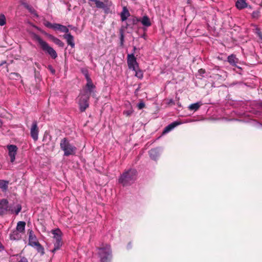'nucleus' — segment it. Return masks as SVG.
I'll return each mask as SVG.
<instances>
[{
    "label": "nucleus",
    "instance_id": "36",
    "mask_svg": "<svg viewBox=\"0 0 262 262\" xmlns=\"http://www.w3.org/2000/svg\"><path fill=\"white\" fill-rule=\"evenodd\" d=\"M252 15L253 18H257L259 16V12L258 11H254Z\"/></svg>",
    "mask_w": 262,
    "mask_h": 262
},
{
    "label": "nucleus",
    "instance_id": "15",
    "mask_svg": "<svg viewBox=\"0 0 262 262\" xmlns=\"http://www.w3.org/2000/svg\"><path fill=\"white\" fill-rule=\"evenodd\" d=\"M21 234L17 230H13L10 234V238L11 240H19L21 237Z\"/></svg>",
    "mask_w": 262,
    "mask_h": 262
},
{
    "label": "nucleus",
    "instance_id": "11",
    "mask_svg": "<svg viewBox=\"0 0 262 262\" xmlns=\"http://www.w3.org/2000/svg\"><path fill=\"white\" fill-rule=\"evenodd\" d=\"M8 154L10 157V161L13 163L15 160V156L17 151V147L14 145H8L7 146Z\"/></svg>",
    "mask_w": 262,
    "mask_h": 262
},
{
    "label": "nucleus",
    "instance_id": "32",
    "mask_svg": "<svg viewBox=\"0 0 262 262\" xmlns=\"http://www.w3.org/2000/svg\"><path fill=\"white\" fill-rule=\"evenodd\" d=\"M43 24L44 25L48 27V28H52L53 29V27H54V24H51V23H50L49 21H45L44 23H43Z\"/></svg>",
    "mask_w": 262,
    "mask_h": 262
},
{
    "label": "nucleus",
    "instance_id": "38",
    "mask_svg": "<svg viewBox=\"0 0 262 262\" xmlns=\"http://www.w3.org/2000/svg\"><path fill=\"white\" fill-rule=\"evenodd\" d=\"M167 104H174V102L172 99H170L168 100Z\"/></svg>",
    "mask_w": 262,
    "mask_h": 262
},
{
    "label": "nucleus",
    "instance_id": "47",
    "mask_svg": "<svg viewBox=\"0 0 262 262\" xmlns=\"http://www.w3.org/2000/svg\"><path fill=\"white\" fill-rule=\"evenodd\" d=\"M4 63H5V62H4ZM3 63H4V62L1 63V65H3Z\"/></svg>",
    "mask_w": 262,
    "mask_h": 262
},
{
    "label": "nucleus",
    "instance_id": "24",
    "mask_svg": "<svg viewBox=\"0 0 262 262\" xmlns=\"http://www.w3.org/2000/svg\"><path fill=\"white\" fill-rule=\"evenodd\" d=\"M228 61L232 66H235L237 63L238 59L233 55H231L228 57Z\"/></svg>",
    "mask_w": 262,
    "mask_h": 262
},
{
    "label": "nucleus",
    "instance_id": "2",
    "mask_svg": "<svg viewBox=\"0 0 262 262\" xmlns=\"http://www.w3.org/2000/svg\"><path fill=\"white\" fill-rule=\"evenodd\" d=\"M33 39L38 42L42 50L49 54L52 58L55 59L57 57L56 52L47 42L43 40L39 36L34 34Z\"/></svg>",
    "mask_w": 262,
    "mask_h": 262
},
{
    "label": "nucleus",
    "instance_id": "39",
    "mask_svg": "<svg viewBox=\"0 0 262 262\" xmlns=\"http://www.w3.org/2000/svg\"><path fill=\"white\" fill-rule=\"evenodd\" d=\"M257 34H258L259 37L260 38V39H261V40L262 41V33L260 31H258L257 32Z\"/></svg>",
    "mask_w": 262,
    "mask_h": 262
},
{
    "label": "nucleus",
    "instance_id": "6",
    "mask_svg": "<svg viewBox=\"0 0 262 262\" xmlns=\"http://www.w3.org/2000/svg\"><path fill=\"white\" fill-rule=\"evenodd\" d=\"M89 96L88 94L80 93L78 96V104L81 112H84L89 107Z\"/></svg>",
    "mask_w": 262,
    "mask_h": 262
},
{
    "label": "nucleus",
    "instance_id": "13",
    "mask_svg": "<svg viewBox=\"0 0 262 262\" xmlns=\"http://www.w3.org/2000/svg\"><path fill=\"white\" fill-rule=\"evenodd\" d=\"M10 211V208L8 206V202L6 199H3L0 201V212L1 214L6 213L7 211Z\"/></svg>",
    "mask_w": 262,
    "mask_h": 262
},
{
    "label": "nucleus",
    "instance_id": "37",
    "mask_svg": "<svg viewBox=\"0 0 262 262\" xmlns=\"http://www.w3.org/2000/svg\"><path fill=\"white\" fill-rule=\"evenodd\" d=\"M18 262H28L27 259L24 257H21L20 259Z\"/></svg>",
    "mask_w": 262,
    "mask_h": 262
},
{
    "label": "nucleus",
    "instance_id": "26",
    "mask_svg": "<svg viewBox=\"0 0 262 262\" xmlns=\"http://www.w3.org/2000/svg\"><path fill=\"white\" fill-rule=\"evenodd\" d=\"M51 38L52 39V41L56 43V45H58L60 47H63L64 45V43L58 38H56L54 36H51Z\"/></svg>",
    "mask_w": 262,
    "mask_h": 262
},
{
    "label": "nucleus",
    "instance_id": "31",
    "mask_svg": "<svg viewBox=\"0 0 262 262\" xmlns=\"http://www.w3.org/2000/svg\"><path fill=\"white\" fill-rule=\"evenodd\" d=\"M82 73L84 74L85 77V79H86V81H88L89 79V80H91V78L88 74V71L87 70H85V69H82L81 70Z\"/></svg>",
    "mask_w": 262,
    "mask_h": 262
},
{
    "label": "nucleus",
    "instance_id": "4",
    "mask_svg": "<svg viewBox=\"0 0 262 262\" xmlns=\"http://www.w3.org/2000/svg\"><path fill=\"white\" fill-rule=\"evenodd\" d=\"M28 232L29 245L35 248L37 252L40 253L41 255H43L45 253L44 248L37 241L36 236L34 234L33 231L32 230H29Z\"/></svg>",
    "mask_w": 262,
    "mask_h": 262
},
{
    "label": "nucleus",
    "instance_id": "45",
    "mask_svg": "<svg viewBox=\"0 0 262 262\" xmlns=\"http://www.w3.org/2000/svg\"><path fill=\"white\" fill-rule=\"evenodd\" d=\"M2 247H2V244H1V243H0V248H2Z\"/></svg>",
    "mask_w": 262,
    "mask_h": 262
},
{
    "label": "nucleus",
    "instance_id": "42",
    "mask_svg": "<svg viewBox=\"0 0 262 262\" xmlns=\"http://www.w3.org/2000/svg\"><path fill=\"white\" fill-rule=\"evenodd\" d=\"M103 3H104L105 4H107V3H112V2L111 1H109L108 0H105Z\"/></svg>",
    "mask_w": 262,
    "mask_h": 262
},
{
    "label": "nucleus",
    "instance_id": "27",
    "mask_svg": "<svg viewBox=\"0 0 262 262\" xmlns=\"http://www.w3.org/2000/svg\"><path fill=\"white\" fill-rule=\"evenodd\" d=\"M135 72V76L138 77L139 79H142L143 77V74L141 70H140L139 68L138 69H137L136 71H134Z\"/></svg>",
    "mask_w": 262,
    "mask_h": 262
},
{
    "label": "nucleus",
    "instance_id": "30",
    "mask_svg": "<svg viewBox=\"0 0 262 262\" xmlns=\"http://www.w3.org/2000/svg\"><path fill=\"white\" fill-rule=\"evenodd\" d=\"M133 110L132 107H131L130 109L128 110L124 111L123 112V114L126 116V117L130 116L133 113Z\"/></svg>",
    "mask_w": 262,
    "mask_h": 262
},
{
    "label": "nucleus",
    "instance_id": "28",
    "mask_svg": "<svg viewBox=\"0 0 262 262\" xmlns=\"http://www.w3.org/2000/svg\"><path fill=\"white\" fill-rule=\"evenodd\" d=\"M21 207L20 205H17L16 207V209L15 210L12 209H10V211L12 213H15L16 214H18V213L21 211Z\"/></svg>",
    "mask_w": 262,
    "mask_h": 262
},
{
    "label": "nucleus",
    "instance_id": "17",
    "mask_svg": "<svg viewBox=\"0 0 262 262\" xmlns=\"http://www.w3.org/2000/svg\"><path fill=\"white\" fill-rule=\"evenodd\" d=\"M130 16V13L126 7L123 8L122 11L120 14L121 19L122 21L126 20L128 16Z\"/></svg>",
    "mask_w": 262,
    "mask_h": 262
},
{
    "label": "nucleus",
    "instance_id": "21",
    "mask_svg": "<svg viewBox=\"0 0 262 262\" xmlns=\"http://www.w3.org/2000/svg\"><path fill=\"white\" fill-rule=\"evenodd\" d=\"M140 22L141 24L146 27H148L151 26V23L149 18L147 16H144L141 19Z\"/></svg>",
    "mask_w": 262,
    "mask_h": 262
},
{
    "label": "nucleus",
    "instance_id": "5",
    "mask_svg": "<svg viewBox=\"0 0 262 262\" xmlns=\"http://www.w3.org/2000/svg\"><path fill=\"white\" fill-rule=\"evenodd\" d=\"M99 255L101 262H110L112 258V251L110 245L99 248Z\"/></svg>",
    "mask_w": 262,
    "mask_h": 262
},
{
    "label": "nucleus",
    "instance_id": "18",
    "mask_svg": "<svg viewBox=\"0 0 262 262\" xmlns=\"http://www.w3.org/2000/svg\"><path fill=\"white\" fill-rule=\"evenodd\" d=\"M53 29L59 30L62 32L68 33L69 32V29L67 27L58 24H54Z\"/></svg>",
    "mask_w": 262,
    "mask_h": 262
},
{
    "label": "nucleus",
    "instance_id": "19",
    "mask_svg": "<svg viewBox=\"0 0 262 262\" xmlns=\"http://www.w3.org/2000/svg\"><path fill=\"white\" fill-rule=\"evenodd\" d=\"M25 226L26 223L25 222L19 221L17 223L16 230L23 234L25 231Z\"/></svg>",
    "mask_w": 262,
    "mask_h": 262
},
{
    "label": "nucleus",
    "instance_id": "3",
    "mask_svg": "<svg viewBox=\"0 0 262 262\" xmlns=\"http://www.w3.org/2000/svg\"><path fill=\"white\" fill-rule=\"evenodd\" d=\"M60 146L64 151V155L66 156L74 155L76 153V147L71 144L66 138H63L61 140Z\"/></svg>",
    "mask_w": 262,
    "mask_h": 262
},
{
    "label": "nucleus",
    "instance_id": "43",
    "mask_svg": "<svg viewBox=\"0 0 262 262\" xmlns=\"http://www.w3.org/2000/svg\"><path fill=\"white\" fill-rule=\"evenodd\" d=\"M90 1H91V2H95V3H96V2L98 1V0H89Z\"/></svg>",
    "mask_w": 262,
    "mask_h": 262
},
{
    "label": "nucleus",
    "instance_id": "46",
    "mask_svg": "<svg viewBox=\"0 0 262 262\" xmlns=\"http://www.w3.org/2000/svg\"><path fill=\"white\" fill-rule=\"evenodd\" d=\"M136 49V47H134V50H135Z\"/></svg>",
    "mask_w": 262,
    "mask_h": 262
},
{
    "label": "nucleus",
    "instance_id": "12",
    "mask_svg": "<svg viewBox=\"0 0 262 262\" xmlns=\"http://www.w3.org/2000/svg\"><path fill=\"white\" fill-rule=\"evenodd\" d=\"M86 89L84 90L81 93L83 94H88L90 96L92 94L94 93L95 85L93 84L91 79L87 81V83L85 86Z\"/></svg>",
    "mask_w": 262,
    "mask_h": 262
},
{
    "label": "nucleus",
    "instance_id": "48",
    "mask_svg": "<svg viewBox=\"0 0 262 262\" xmlns=\"http://www.w3.org/2000/svg\"><path fill=\"white\" fill-rule=\"evenodd\" d=\"M261 105H262V102H261Z\"/></svg>",
    "mask_w": 262,
    "mask_h": 262
},
{
    "label": "nucleus",
    "instance_id": "8",
    "mask_svg": "<svg viewBox=\"0 0 262 262\" xmlns=\"http://www.w3.org/2000/svg\"><path fill=\"white\" fill-rule=\"evenodd\" d=\"M127 62L129 69L136 71L139 68L136 58L134 54H128L127 55Z\"/></svg>",
    "mask_w": 262,
    "mask_h": 262
},
{
    "label": "nucleus",
    "instance_id": "9",
    "mask_svg": "<svg viewBox=\"0 0 262 262\" xmlns=\"http://www.w3.org/2000/svg\"><path fill=\"white\" fill-rule=\"evenodd\" d=\"M96 6L97 8L102 9L105 13H108L111 12L110 8L112 6V3H107V4H105L103 2L100 1L98 0L95 3Z\"/></svg>",
    "mask_w": 262,
    "mask_h": 262
},
{
    "label": "nucleus",
    "instance_id": "23",
    "mask_svg": "<svg viewBox=\"0 0 262 262\" xmlns=\"http://www.w3.org/2000/svg\"><path fill=\"white\" fill-rule=\"evenodd\" d=\"M202 105V103L201 102H198L195 103L191 104L189 106L188 108L190 111H197L200 106Z\"/></svg>",
    "mask_w": 262,
    "mask_h": 262
},
{
    "label": "nucleus",
    "instance_id": "1",
    "mask_svg": "<svg viewBox=\"0 0 262 262\" xmlns=\"http://www.w3.org/2000/svg\"><path fill=\"white\" fill-rule=\"evenodd\" d=\"M136 178L137 171L133 169H129L122 173L119 179V182L123 186H127L133 183Z\"/></svg>",
    "mask_w": 262,
    "mask_h": 262
},
{
    "label": "nucleus",
    "instance_id": "20",
    "mask_svg": "<svg viewBox=\"0 0 262 262\" xmlns=\"http://www.w3.org/2000/svg\"><path fill=\"white\" fill-rule=\"evenodd\" d=\"M149 154L150 157L153 160H156L159 156L160 152L158 149H152L149 150Z\"/></svg>",
    "mask_w": 262,
    "mask_h": 262
},
{
    "label": "nucleus",
    "instance_id": "7",
    "mask_svg": "<svg viewBox=\"0 0 262 262\" xmlns=\"http://www.w3.org/2000/svg\"><path fill=\"white\" fill-rule=\"evenodd\" d=\"M53 234V238L55 240L54 248L52 250V252H54L57 250H58L62 245L61 241V232L59 229L52 230Z\"/></svg>",
    "mask_w": 262,
    "mask_h": 262
},
{
    "label": "nucleus",
    "instance_id": "33",
    "mask_svg": "<svg viewBox=\"0 0 262 262\" xmlns=\"http://www.w3.org/2000/svg\"><path fill=\"white\" fill-rule=\"evenodd\" d=\"M120 41H121V45H123V41H124V35H123V31L122 30H120Z\"/></svg>",
    "mask_w": 262,
    "mask_h": 262
},
{
    "label": "nucleus",
    "instance_id": "14",
    "mask_svg": "<svg viewBox=\"0 0 262 262\" xmlns=\"http://www.w3.org/2000/svg\"><path fill=\"white\" fill-rule=\"evenodd\" d=\"M182 124V122L180 121H174L168 125H167L164 129L163 133V134H166L170 131H171L172 129H173L174 127L177 126L179 125H180Z\"/></svg>",
    "mask_w": 262,
    "mask_h": 262
},
{
    "label": "nucleus",
    "instance_id": "16",
    "mask_svg": "<svg viewBox=\"0 0 262 262\" xmlns=\"http://www.w3.org/2000/svg\"><path fill=\"white\" fill-rule=\"evenodd\" d=\"M64 38L66 39L67 43L71 46L72 48H74L75 43L74 41V37L71 34H67L64 35Z\"/></svg>",
    "mask_w": 262,
    "mask_h": 262
},
{
    "label": "nucleus",
    "instance_id": "35",
    "mask_svg": "<svg viewBox=\"0 0 262 262\" xmlns=\"http://www.w3.org/2000/svg\"><path fill=\"white\" fill-rule=\"evenodd\" d=\"M139 21H140V19L136 17L133 18L132 19V22L134 25L137 24Z\"/></svg>",
    "mask_w": 262,
    "mask_h": 262
},
{
    "label": "nucleus",
    "instance_id": "25",
    "mask_svg": "<svg viewBox=\"0 0 262 262\" xmlns=\"http://www.w3.org/2000/svg\"><path fill=\"white\" fill-rule=\"evenodd\" d=\"M8 182L4 180H0V188L3 190H6L8 188Z\"/></svg>",
    "mask_w": 262,
    "mask_h": 262
},
{
    "label": "nucleus",
    "instance_id": "29",
    "mask_svg": "<svg viewBox=\"0 0 262 262\" xmlns=\"http://www.w3.org/2000/svg\"><path fill=\"white\" fill-rule=\"evenodd\" d=\"M6 24V17L4 15L0 14V26H3Z\"/></svg>",
    "mask_w": 262,
    "mask_h": 262
},
{
    "label": "nucleus",
    "instance_id": "44",
    "mask_svg": "<svg viewBox=\"0 0 262 262\" xmlns=\"http://www.w3.org/2000/svg\"><path fill=\"white\" fill-rule=\"evenodd\" d=\"M13 75H15L17 77H18L19 76L17 74H15V73H13Z\"/></svg>",
    "mask_w": 262,
    "mask_h": 262
},
{
    "label": "nucleus",
    "instance_id": "41",
    "mask_svg": "<svg viewBox=\"0 0 262 262\" xmlns=\"http://www.w3.org/2000/svg\"><path fill=\"white\" fill-rule=\"evenodd\" d=\"M199 72L200 73V74H203L205 73V70L202 69H201L199 70Z\"/></svg>",
    "mask_w": 262,
    "mask_h": 262
},
{
    "label": "nucleus",
    "instance_id": "40",
    "mask_svg": "<svg viewBox=\"0 0 262 262\" xmlns=\"http://www.w3.org/2000/svg\"><path fill=\"white\" fill-rule=\"evenodd\" d=\"M49 69H50V70L51 71V72L52 73H55V70L52 68V67L51 66H49Z\"/></svg>",
    "mask_w": 262,
    "mask_h": 262
},
{
    "label": "nucleus",
    "instance_id": "34",
    "mask_svg": "<svg viewBox=\"0 0 262 262\" xmlns=\"http://www.w3.org/2000/svg\"><path fill=\"white\" fill-rule=\"evenodd\" d=\"M137 106L139 110H141L145 107V104L143 102H140L138 104Z\"/></svg>",
    "mask_w": 262,
    "mask_h": 262
},
{
    "label": "nucleus",
    "instance_id": "10",
    "mask_svg": "<svg viewBox=\"0 0 262 262\" xmlns=\"http://www.w3.org/2000/svg\"><path fill=\"white\" fill-rule=\"evenodd\" d=\"M39 129L37 126L36 121H34L30 128V134L31 137L34 141H37L38 138Z\"/></svg>",
    "mask_w": 262,
    "mask_h": 262
},
{
    "label": "nucleus",
    "instance_id": "22",
    "mask_svg": "<svg viewBox=\"0 0 262 262\" xmlns=\"http://www.w3.org/2000/svg\"><path fill=\"white\" fill-rule=\"evenodd\" d=\"M236 6L238 9H242L247 7L246 0H237Z\"/></svg>",
    "mask_w": 262,
    "mask_h": 262
}]
</instances>
